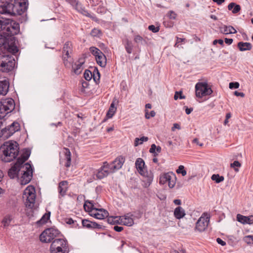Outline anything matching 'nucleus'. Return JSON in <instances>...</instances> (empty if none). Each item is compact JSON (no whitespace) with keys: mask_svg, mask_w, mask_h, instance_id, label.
I'll list each match as a JSON object with an SVG mask.
<instances>
[{"mask_svg":"<svg viewBox=\"0 0 253 253\" xmlns=\"http://www.w3.org/2000/svg\"><path fill=\"white\" fill-rule=\"evenodd\" d=\"M27 0H0V13L10 15L22 14L28 8Z\"/></svg>","mask_w":253,"mask_h":253,"instance_id":"obj_1","label":"nucleus"},{"mask_svg":"<svg viewBox=\"0 0 253 253\" xmlns=\"http://www.w3.org/2000/svg\"><path fill=\"white\" fill-rule=\"evenodd\" d=\"M19 172H21L22 176L20 178V182L21 185L28 184L31 180L33 174L32 166L27 163L21 166L17 162L12 166L8 172V175L11 178H14L18 176Z\"/></svg>","mask_w":253,"mask_h":253,"instance_id":"obj_2","label":"nucleus"},{"mask_svg":"<svg viewBox=\"0 0 253 253\" xmlns=\"http://www.w3.org/2000/svg\"><path fill=\"white\" fill-rule=\"evenodd\" d=\"M3 154L1 160L5 162H10L15 159L19 153L18 145L16 142H5L1 146Z\"/></svg>","mask_w":253,"mask_h":253,"instance_id":"obj_3","label":"nucleus"},{"mask_svg":"<svg viewBox=\"0 0 253 253\" xmlns=\"http://www.w3.org/2000/svg\"><path fill=\"white\" fill-rule=\"evenodd\" d=\"M0 31L6 36H14L20 31L19 24L15 21L0 16Z\"/></svg>","mask_w":253,"mask_h":253,"instance_id":"obj_4","label":"nucleus"},{"mask_svg":"<svg viewBox=\"0 0 253 253\" xmlns=\"http://www.w3.org/2000/svg\"><path fill=\"white\" fill-rule=\"evenodd\" d=\"M51 253H68V242L65 239H56L53 241L50 247Z\"/></svg>","mask_w":253,"mask_h":253,"instance_id":"obj_5","label":"nucleus"},{"mask_svg":"<svg viewBox=\"0 0 253 253\" xmlns=\"http://www.w3.org/2000/svg\"><path fill=\"white\" fill-rule=\"evenodd\" d=\"M212 92L211 85L207 82H198L195 85V95L198 98L210 96Z\"/></svg>","mask_w":253,"mask_h":253,"instance_id":"obj_6","label":"nucleus"},{"mask_svg":"<svg viewBox=\"0 0 253 253\" xmlns=\"http://www.w3.org/2000/svg\"><path fill=\"white\" fill-rule=\"evenodd\" d=\"M23 198L26 199L25 204L27 209L31 210L34 207L36 192L35 189L33 186H28L24 191Z\"/></svg>","mask_w":253,"mask_h":253,"instance_id":"obj_7","label":"nucleus"},{"mask_svg":"<svg viewBox=\"0 0 253 253\" xmlns=\"http://www.w3.org/2000/svg\"><path fill=\"white\" fill-rule=\"evenodd\" d=\"M60 234L58 230L50 228L44 230L40 236V239L43 243L50 242Z\"/></svg>","mask_w":253,"mask_h":253,"instance_id":"obj_8","label":"nucleus"},{"mask_svg":"<svg viewBox=\"0 0 253 253\" xmlns=\"http://www.w3.org/2000/svg\"><path fill=\"white\" fill-rule=\"evenodd\" d=\"M135 166L140 174L148 178V181L151 182L153 178V173L147 170L146 167L145 166V163L142 159L138 158L136 160Z\"/></svg>","mask_w":253,"mask_h":253,"instance_id":"obj_9","label":"nucleus"},{"mask_svg":"<svg viewBox=\"0 0 253 253\" xmlns=\"http://www.w3.org/2000/svg\"><path fill=\"white\" fill-rule=\"evenodd\" d=\"M176 177L172 172L165 173L160 176L159 183L162 185L168 184L170 188H172L175 185Z\"/></svg>","mask_w":253,"mask_h":253,"instance_id":"obj_10","label":"nucleus"},{"mask_svg":"<svg viewBox=\"0 0 253 253\" xmlns=\"http://www.w3.org/2000/svg\"><path fill=\"white\" fill-rule=\"evenodd\" d=\"M72 44L70 42H67L64 44L62 50V58L65 66L70 67L72 62V59L69 55L72 51Z\"/></svg>","mask_w":253,"mask_h":253,"instance_id":"obj_11","label":"nucleus"},{"mask_svg":"<svg viewBox=\"0 0 253 253\" xmlns=\"http://www.w3.org/2000/svg\"><path fill=\"white\" fill-rule=\"evenodd\" d=\"M14 107V101L12 98L2 99L0 101V112L7 114L12 111Z\"/></svg>","mask_w":253,"mask_h":253,"instance_id":"obj_12","label":"nucleus"},{"mask_svg":"<svg viewBox=\"0 0 253 253\" xmlns=\"http://www.w3.org/2000/svg\"><path fill=\"white\" fill-rule=\"evenodd\" d=\"M210 221V215L207 213H204L199 218L196 224V229L200 232L205 230Z\"/></svg>","mask_w":253,"mask_h":253,"instance_id":"obj_13","label":"nucleus"},{"mask_svg":"<svg viewBox=\"0 0 253 253\" xmlns=\"http://www.w3.org/2000/svg\"><path fill=\"white\" fill-rule=\"evenodd\" d=\"M20 125L17 122H13L11 125L5 127L3 134V139L8 138L15 132L20 130Z\"/></svg>","mask_w":253,"mask_h":253,"instance_id":"obj_14","label":"nucleus"},{"mask_svg":"<svg viewBox=\"0 0 253 253\" xmlns=\"http://www.w3.org/2000/svg\"><path fill=\"white\" fill-rule=\"evenodd\" d=\"M125 162V158L120 156L116 158L114 161L109 164L110 171L114 172L116 170L120 169Z\"/></svg>","mask_w":253,"mask_h":253,"instance_id":"obj_15","label":"nucleus"},{"mask_svg":"<svg viewBox=\"0 0 253 253\" xmlns=\"http://www.w3.org/2000/svg\"><path fill=\"white\" fill-rule=\"evenodd\" d=\"M109 167V163L107 162H104L103 165L96 170L95 175L97 179H101L106 177L109 173L110 169Z\"/></svg>","mask_w":253,"mask_h":253,"instance_id":"obj_16","label":"nucleus"},{"mask_svg":"<svg viewBox=\"0 0 253 253\" xmlns=\"http://www.w3.org/2000/svg\"><path fill=\"white\" fill-rule=\"evenodd\" d=\"M108 212L102 209H95L91 211V215L99 219H102L108 216Z\"/></svg>","mask_w":253,"mask_h":253,"instance_id":"obj_17","label":"nucleus"},{"mask_svg":"<svg viewBox=\"0 0 253 253\" xmlns=\"http://www.w3.org/2000/svg\"><path fill=\"white\" fill-rule=\"evenodd\" d=\"M133 214L131 213H127L124 216H120V224L130 226L134 224Z\"/></svg>","mask_w":253,"mask_h":253,"instance_id":"obj_18","label":"nucleus"},{"mask_svg":"<svg viewBox=\"0 0 253 253\" xmlns=\"http://www.w3.org/2000/svg\"><path fill=\"white\" fill-rule=\"evenodd\" d=\"M84 63V59L80 58L79 60L72 66L73 71L75 74L79 75L82 72L84 67L83 65Z\"/></svg>","mask_w":253,"mask_h":253,"instance_id":"obj_19","label":"nucleus"},{"mask_svg":"<svg viewBox=\"0 0 253 253\" xmlns=\"http://www.w3.org/2000/svg\"><path fill=\"white\" fill-rule=\"evenodd\" d=\"M82 225L84 227L87 229H95V228H101V225L94 222H91L87 219H83Z\"/></svg>","mask_w":253,"mask_h":253,"instance_id":"obj_20","label":"nucleus"},{"mask_svg":"<svg viewBox=\"0 0 253 253\" xmlns=\"http://www.w3.org/2000/svg\"><path fill=\"white\" fill-rule=\"evenodd\" d=\"M237 220L242 224H252L253 223V215L246 216L240 214L237 215Z\"/></svg>","mask_w":253,"mask_h":253,"instance_id":"obj_21","label":"nucleus"},{"mask_svg":"<svg viewBox=\"0 0 253 253\" xmlns=\"http://www.w3.org/2000/svg\"><path fill=\"white\" fill-rule=\"evenodd\" d=\"M122 42L124 44L126 52L130 54L132 52L133 45L131 41L127 37L124 38L122 40Z\"/></svg>","mask_w":253,"mask_h":253,"instance_id":"obj_22","label":"nucleus"},{"mask_svg":"<svg viewBox=\"0 0 253 253\" xmlns=\"http://www.w3.org/2000/svg\"><path fill=\"white\" fill-rule=\"evenodd\" d=\"M15 61L14 59L8 60V61H2L0 64V66L4 68L7 71H12L14 68Z\"/></svg>","mask_w":253,"mask_h":253,"instance_id":"obj_23","label":"nucleus"},{"mask_svg":"<svg viewBox=\"0 0 253 253\" xmlns=\"http://www.w3.org/2000/svg\"><path fill=\"white\" fill-rule=\"evenodd\" d=\"M31 154V152L29 150H25L20 157L18 158L16 162L19 163L21 166H24L23 164L25 163L29 158Z\"/></svg>","mask_w":253,"mask_h":253,"instance_id":"obj_24","label":"nucleus"},{"mask_svg":"<svg viewBox=\"0 0 253 253\" xmlns=\"http://www.w3.org/2000/svg\"><path fill=\"white\" fill-rule=\"evenodd\" d=\"M68 183L67 181H62L59 183L58 191L60 195L64 196L68 189Z\"/></svg>","mask_w":253,"mask_h":253,"instance_id":"obj_25","label":"nucleus"},{"mask_svg":"<svg viewBox=\"0 0 253 253\" xmlns=\"http://www.w3.org/2000/svg\"><path fill=\"white\" fill-rule=\"evenodd\" d=\"M9 83L6 80L0 81V95H5L8 92Z\"/></svg>","mask_w":253,"mask_h":253,"instance_id":"obj_26","label":"nucleus"},{"mask_svg":"<svg viewBox=\"0 0 253 253\" xmlns=\"http://www.w3.org/2000/svg\"><path fill=\"white\" fill-rule=\"evenodd\" d=\"M64 153L65 155V166L67 168H69L71 165V154L69 149L64 148Z\"/></svg>","mask_w":253,"mask_h":253,"instance_id":"obj_27","label":"nucleus"},{"mask_svg":"<svg viewBox=\"0 0 253 253\" xmlns=\"http://www.w3.org/2000/svg\"><path fill=\"white\" fill-rule=\"evenodd\" d=\"M95 59L97 64L101 67L105 66L106 64V58L102 52L96 56Z\"/></svg>","mask_w":253,"mask_h":253,"instance_id":"obj_28","label":"nucleus"},{"mask_svg":"<svg viewBox=\"0 0 253 253\" xmlns=\"http://www.w3.org/2000/svg\"><path fill=\"white\" fill-rule=\"evenodd\" d=\"M237 46L241 51L250 50L252 47V45L250 42H238Z\"/></svg>","mask_w":253,"mask_h":253,"instance_id":"obj_29","label":"nucleus"},{"mask_svg":"<svg viewBox=\"0 0 253 253\" xmlns=\"http://www.w3.org/2000/svg\"><path fill=\"white\" fill-rule=\"evenodd\" d=\"M185 215L184 209L181 207H178L175 208L174 211V215L177 219H180Z\"/></svg>","mask_w":253,"mask_h":253,"instance_id":"obj_30","label":"nucleus"},{"mask_svg":"<svg viewBox=\"0 0 253 253\" xmlns=\"http://www.w3.org/2000/svg\"><path fill=\"white\" fill-rule=\"evenodd\" d=\"M222 33L224 34H235L237 33L236 29L232 26H224L222 28Z\"/></svg>","mask_w":253,"mask_h":253,"instance_id":"obj_31","label":"nucleus"},{"mask_svg":"<svg viewBox=\"0 0 253 253\" xmlns=\"http://www.w3.org/2000/svg\"><path fill=\"white\" fill-rule=\"evenodd\" d=\"M228 9L229 10H232L233 13L236 14L240 11L241 6L234 2H231L228 5Z\"/></svg>","mask_w":253,"mask_h":253,"instance_id":"obj_32","label":"nucleus"},{"mask_svg":"<svg viewBox=\"0 0 253 253\" xmlns=\"http://www.w3.org/2000/svg\"><path fill=\"white\" fill-rule=\"evenodd\" d=\"M84 207L85 211L90 213V215L91 214L92 210H95L96 209L94 208V206L92 203L88 201L85 202Z\"/></svg>","mask_w":253,"mask_h":253,"instance_id":"obj_33","label":"nucleus"},{"mask_svg":"<svg viewBox=\"0 0 253 253\" xmlns=\"http://www.w3.org/2000/svg\"><path fill=\"white\" fill-rule=\"evenodd\" d=\"M117 108L115 107L114 103L112 102L109 107V110L107 112L106 116L108 118H111L115 114Z\"/></svg>","mask_w":253,"mask_h":253,"instance_id":"obj_34","label":"nucleus"},{"mask_svg":"<svg viewBox=\"0 0 253 253\" xmlns=\"http://www.w3.org/2000/svg\"><path fill=\"white\" fill-rule=\"evenodd\" d=\"M50 212L45 213L41 218V219L37 222L39 225H42L47 222L50 217Z\"/></svg>","mask_w":253,"mask_h":253,"instance_id":"obj_35","label":"nucleus"},{"mask_svg":"<svg viewBox=\"0 0 253 253\" xmlns=\"http://www.w3.org/2000/svg\"><path fill=\"white\" fill-rule=\"evenodd\" d=\"M120 216H110L108 217V222L111 224H115L117 223L120 224Z\"/></svg>","mask_w":253,"mask_h":253,"instance_id":"obj_36","label":"nucleus"},{"mask_svg":"<svg viewBox=\"0 0 253 253\" xmlns=\"http://www.w3.org/2000/svg\"><path fill=\"white\" fill-rule=\"evenodd\" d=\"M12 216L10 215H6L3 219L2 223L4 227L9 226L11 221L12 220Z\"/></svg>","mask_w":253,"mask_h":253,"instance_id":"obj_37","label":"nucleus"},{"mask_svg":"<svg viewBox=\"0 0 253 253\" xmlns=\"http://www.w3.org/2000/svg\"><path fill=\"white\" fill-rule=\"evenodd\" d=\"M211 179L215 181L216 183H220L224 180V177L220 176L219 174H213L211 177Z\"/></svg>","mask_w":253,"mask_h":253,"instance_id":"obj_38","label":"nucleus"},{"mask_svg":"<svg viewBox=\"0 0 253 253\" xmlns=\"http://www.w3.org/2000/svg\"><path fill=\"white\" fill-rule=\"evenodd\" d=\"M92 73V78L94 82L98 84L100 79V73H99L98 70L94 69L93 72Z\"/></svg>","mask_w":253,"mask_h":253,"instance_id":"obj_39","label":"nucleus"},{"mask_svg":"<svg viewBox=\"0 0 253 253\" xmlns=\"http://www.w3.org/2000/svg\"><path fill=\"white\" fill-rule=\"evenodd\" d=\"M89 51L95 57L99 55L102 51L99 49L98 48L94 47L91 46L89 48Z\"/></svg>","mask_w":253,"mask_h":253,"instance_id":"obj_40","label":"nucleus"},{"mask_svg":"<svg viewBox=\"0 0 253 253\" xmlns=\"http://www.w3.org/2000/svg\"><path fill=\"white\" fill-rule=\"evenodd\" d=\"M241 164L238 161H235L233 163L230 164L231 168L234 169L236 172L239 171L238 168L241 167Z\"/></svg>","mask_w":253,"mask_h":253,"instance_id":"obj_41","label":"nucleus"},{"mask_svg":"<svg viewBox=\"0 0 253 253\" xmlns=\"http://www.w3.org/2000/svg\"><path fill=\"white\" fill-rule=\"evenodd\" d=\"M102 34L101 30L98 29L94 28L92 30L90 33V35L92 37H99Z\"/></svg>","mask_w":253,"mask_h":253,"instance_id":"obj_42","label":"nucleus"},{"mask_svg":"<svg viewBox=\"0 0 253 253\" xmlns=\"http://www.w3.org/2000/svg\"><path fill=\"white\" fill-rule=\"evenodd\" d=\"M84 78L86 81H90L92 78V73L88 70H86L84 73Z\"/></svg>","mask_w":253,"mask_h":253,"instance_id":"obj_43","label":"nucleus"},{"mask_svg":"<svg viewBox=\"0 0 253 253\" xmlns=\"http://www.w3.org/2000/svg\"><path fill=\"white\" fill-rule=\"evenodd\" d=\"M243 241L248 244H253V235L246 236L244 237Z\"/></svg>","mask_w":253,"mask_h":253,"instance_id":"obj_44","label":"nucleus"},{"mask_svg":"<svg viewBox=\"0 0 253 253\" xmlns=\"http://www.w3.org/2000/svg\"><path fill=\"white\" fill-rule=\"evenodd\" d=\"M176 171L177 173H181L182 176H185L187 174V172L184 169V167L182 165L179 166Z\"/></svg>","mask_w":253,"mask_h":253,"instance_id":"obj_45","label":"nucleus"},{"mask_svg":"<svg viewBox=\"0 0 253 253\" xmlns=\"http://www.w3.org/2000/svg\"><path fill=\"white\" fill-rule=\"evenodd\" d=\"M144 39L141 36L139 35H136L134 36V41L137 44L139 43H142Z\"/></svg>","mask_w":253,"mask_h":253,"instance_id":"obj_46","label":"nucleus"},{"mask_svg":"<svg viewBox=\"0 0 253 253\" xmlns=\"http://www.w3.org/2000/svg\"><path fill=\"white\" fill-rule=\"evenodd\" d=\"M145 112V117L147 119H149L150 117H154L156 115V113L154 111H151L149 113V111L146 109Z\"/></svg>","mask_w":253,"mask_h":253,"instance_id":"obj_47","label":"nucleus"},{"mask_svg":"<svg viewBox=\"0 0 253 253\" xmlns=\"http://www.w3.org/2000/svg\"><path fill=\"white\" fill-rule=\"evenodd\" d=\"M7 39L5 37L0 34V48L6 43Z\"/></svg>","mask_w":253,"mask_h":253,"instance_id":"obj_48","label":"nucleus"},{"mask_svg":"<svg viewBox=\"0 0 253 253\" xmlns=\"http://www.w3.org/2000/svg\"><path fill=\"white\" fill-rule=\"evenodd\" d=\"M240 84L238 82H231L229 83V87L232 89L234 88H238L239 87Z\"/></svg>","mask_w":253,"mask_h":253,"instance_id":"obj_49","label":"nucleus"},{"mask_svg":"<svg viewBox=\"0 0 253 253\" xmlns=\"http://www.w3.org/2000/svg\"><path fill=\"white\" fill-rule=\"evenodd\" d=\"M148 29L154 33H157L159 32L160 28L159 27H155L153 25L149 26Z\"/></svg>","mask_w":253,"mask_h":253,"instance_id":"obj_50","label":"nucleus"},{"mask_svg":"<svg viewBox=\"0 0 253 253\" xmlns=\"http://www.w3.org/2000/svg\"><path fill=\"white\" fill-rule=\"evenodd\" d=\"M3 126V123L1 119L0 118V138L3 139V134H4V131L5 130V127L2 128L1 126Z\"/></svg>","mask_w":253,"mask_h":253,"instance_id":"obj_51","label":"nucleus"},{"mask_svg":"<svg viewBox=\"0 0 253 253\" xmlns=\"http://www.w3.org/2000/svg\"><path fill=\"white\" fill-rule=\"evenodd\" d=\"M65 222L69 225H73L72 226H74L75 221L71 218H66L65 219Z\"/></svg>","mask_w":253,"mask_h":253,"instance_id":"obj_52","label":"nucleus"},{"mask_svg":"<svg viewBox=\"0 0 253 253\" xmlns=\"http://www.w3.org/2000/svg\"><path fill=\"white\" fill-rule=\"evenodd\" d=\"M9 50L14 54L16 53L18 51V49L16 46H10Z\"/></svg>","mask_w":253,"mask_h":253,"instance_id":"obj_53","label":"nucleus"},{"mask_svg":"<svg viewBox=\"0 0 253 253\" xmlns=\"http://www.w3.org/2000/svg\"><path fill=\"white\" fill-rule=\"evenodd\" d=\"M168 16L169 17V18L172 19H175V18L176 17V14L172 11H170L168 13Z\"/></svg>","mask_w":253,"mask_h":253,"instance_id":"obj_54","label":"nucleus"},{"mask_svg":"<svg viewBox=\"0 0 253 253\" xmlns=\"http://www.w3.org/2000/svg\"><path fill=\"white\" fill-rule=\"evenodd\" d=\"M219 43V44L221 45L222 46L223 45V41L221 39L219 40H215L213 42V44L215 45L217 43Z\"/></svg>","mask_w":253,"mask_h":253,"instance_id":"obj_55","label":"nucleus"},{"mask_svg":"<svg viewBox=\"0 0 253 253\" xmlns=\"http://www.w3.org/2000/svg\"><path fill=\"white\" fill-rule=\"evenodd\" d=\"M156 149V146L155 144H153L151 145V148L149 150V152L151 153H155V151Z\"/></svg>","mask_w":253,"mask_h":253,"instance_id":"obj_56","label":"nucleus"},{"mask_svg":"<svg viewBox=\"0 0 253 253\" xmlns=\"http://www.w3.org/2000/svg\"><path fill=\"white\" fill-rule=\"evenodd\" d=\"M216 242L221 246H225L226 245V242L224 241H223L221 239L219 238H217L216 239Z\"/></svg>","mask_w":253,"mask_h":253,"instance_id":"obj_57","label":"nucleus"},{"mask_svg":"<svg viewBox=\"0 0 253 253\" xmlns=\"http://www.w3.org/2000/svg\"><path fill=\"white\" fill-rule=\"evenodd\" d=\"M124 229L123 227L122 226H115L114 227V230L117 232H121Z\"/></svg>","mask_w":253,"mask_h":253,"instance_id":"obj_58","label":"nucleus"},{"mask_svg":"<svg viewBox=\"0 0 253 253\" xmlns=\"http://www.w3.org/2000/svg\"><path fill=\"white\" fill-rule=\"evenodd\" d=\"M234 94L236 96H241L242 97H244L245 96V94L243 92H240L237 91H235L234 92Z\"/></svg>","mask_w":253,"mask_h":253,"instance_id":"obj_59","label":"nucleus"},{"mask_svg":"<svg viewBox=\"0 0 253 253\" xmlns=\"http://www.w3.org/2000/svg\"><path fill=\"white\" fill-rule=\"evenodd\" d=\"M67 1L71 4L73 6L77 5L78 3L77 0H67Z\"/></svg>","mask_w":253,"mask_h":253,"instance_id":"obj_60","label":"nucleus"},{"mask_svg":"<svg viewBox=\"0 0 253 253\" xmlns=\"http://www.w3.org/2000/svg\"><path fill=\"white\" fill-rule=\"evenodd\" d=\"M175 129H180V126L178 124H176V123H175L173 124V126L171 128V130L173 131L175 130Z\"/></svg>","mask_w":253,"mask_h":253,"instance_id":"obj_61","label":"nucleus"},{"mask_svg":"<svg viewBox=\"0 0 253 253\" xmlns=\"http://www.w3.org/2000/svg\"><path fill=\"white\" fill-rule=\"evenodd\" d=\"M140 139L139 138H136L134 140V145L135 146H137L138 145L141 144L142 142L140 141Z\"/></svg>","mask_w":253,"mask_h":253,"instance_id":"obj_62","label":"nucleus"},{"mask_svg":"<svg viewBox=\"0 0 253 253\" xmlns=\"http://www.w3.org/2000/svg\"><path fill=\"white\" fill-rule=\"evenodd\" d=\"M233 41L232 39H225V42L228 45L231 44L233 42Z\"/></svg>","mask_w":253,"mask_h":253,"instance_id":"obj_63","label":"nucleus"},{"mask_svg":"<svg viewBox=\"0 0 253 253\" xmlns=\"http://www.w3.org/2000/svg\"><path fill=\"white\" fill-rule=\"evenodd\" d=\"M185 41V39L180 38L177 37H176V41L177 42V43H180L182 42H184Z\"/></svg>","mask_w":253,"mask_h":253,"instance_id":"obj_64","label":"nucleus"}]
</instances>
